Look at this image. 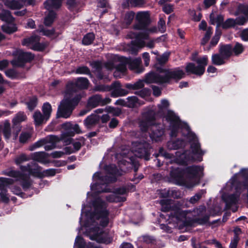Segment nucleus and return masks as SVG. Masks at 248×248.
Instances as JSON below:
<instances>
[{"mask_svg": "<svg viewBox=\"0 0 248 248\" xmlns=\"http://www.w3.org/2000/svg\"><path fill=\"white\" fill-rule=\"evenodd\" d=\"M93 211L90 215V217L85 224L87 235L92 240H95L99 243H105L103 238L105 234L102 230L98 226V224L105 227L109 222V212L107 209V205L105 202L100 198L96 199L93 203Z\"/></svg>", "mask_w": 248, "mask_h": 248, "instance_id": "1", "label": "nucleus"}, {"mask_svg": "<svg viewBox=\"0 0 248 248\" xmlns=\"http://www.w3.org/2000/svg\"><path fill=\"white\" fill-rule=\"evenodd\" d=\"M89 84V80L85 78H79L75 82L71 81L67 83L64 98L58 108L57 117L67 118L71 115L74 107L81 98L78 91L87 89Z\"/></svg>", "mask_w": 248, "mask_h": 248, "instance_id": "2", "label": "nucleus"}, {"mask_svg": "<svg viewBox=\"0 0 248 248\" xmlns=\"http://www.w3.org/2000/svg\"><path fill=\"white\" fill-rule=\"evenodd\" d=\"M163 211H171L170 218L171 219H175L177 223L182 222L184 226L188 225L192 221L196 219L197 216H199L201 211H204L205 208L196 209L193 211H183L177 205H172L171 201L168 200H162L160 201Z\"/></svg>", "mask_w": 248, "mask_h": 248, "instance_id": "3", "label": "nucleus"}, {"mask_svg": "<svg viewBox=\"0 0 248 248\" xmlns=\"http://www.w3.org/2000/svg\"><path fill=\"white\" fill-rule=\"evenodd\" d=\"M185 129L186 131V136L189 141L193 142L191 145V148L192 152V155H189L188 152H185L180 153L179 152H176L175 161L178 164H186L191 160L202 161V156L203 154L200 148V145L198 142L197 138L195 134L192 132L189 127L186 125Z\"/></svg>", "mask_w": 248, "mask_h": 248, "instance_id": "4", "label": "nucleus"}, {"mask_svg": "<svg viewBox=\"0 0 248 248\" xmlns=\"http://www.w3.org/2000/svg\"><path fill=\"white\" fill-rule=\"evenodd\" d=\"M155 31V28H148L145 29L139 33L129 32L127 36L130 38H135L131 43L129 49L130 53L132 54H137L139 49L145 46L150 48L154 47L156 40L150 38L149 34Z\"/></svg>", "mask_w": 248, "mask_h": 248, "instance_id": "5", "label": "nucleus"}, {"mask_svg": "<svg viewBox=\"0 0 248 248\" xmlns=\"http://www.w3.org/2000/svg\"><path fill=\"white\" fill-rule=\"evenodd\" d=\"M202 169L200 166H193L187 168L184 171H180L179 170L172 171L170 175L181 184L190 188L197 184L198 175L202 172Z\"/></svg>", "mask_w": 248, "mask_h": 248, "instance_id": "6", "label": "nucleus"}, {"mask_svg": "<svg viewBox=\"0 0 248 248\" xmlns=\"http://www.w3.org/2000/svg\"><path fill=\"white\" fill-rule=\"evenodd\" d=\"M185 76V73L179 68L174 69H161L158 74L150 73L146 76L145 81L148 83H168L171 79L180 80Z\"/></svg>", "mask_w": 248, "mask_h": 248, "instance_id": "7", "label": "nucleus"}, {"mask_svg": "<svg viewBox=\"0 0 248 248\" xmlns=\"http://www.w3.org/2000/svg\"><path fill=\"white\" fill-rule=\"evenodd\" d=\"M154 121L155 112L150 110L142 114L139 125L142 131H147L151 126L152 132L150 133V138L153 140L157 141L160 140L163 135L164 130L162 124H155Z\"/></svg>", "mask_w": 248, "mask_h": 248, "instance_id": "8", "label": "nucleus"}, {"mask_svg": "<svg viewBox=\"0 0 248 248\" xmlns=\"http://www.w3.org/2000/svg\"><path fill=\"white\" fill-rule=\"evenodd\" d=\"M196 62L198 64V66H196L192 63H188L186 68V71L196 75L201 76L205 71V67L208 63V58L206 56H204L197 59Z\"/></svg>", "mask_w": 248, "mask_h": 248, "instance_id": "9", "label": "nucleus"}, {"mask_svg": "<svg viewBox=\"0 0 248 248\" xmlns=\"http://www.w3.org/2000/svg\"><path fill=\"white\" fill-rule=\"evenodd\" d=\"M62 128L65 130V132L62 133L60 138L62 139V140L64 141L66 144H70L72 141L71 138L67 140L65 139L66 136L72 137L75 134H78L81 132L78 124H73L69 122L63 124H62Z\"/></svg>", "mask_w": 248, "mask_h": 248, "instance_id": "10", "label": "nucleus"}, {"mask_svg": "<svg viewBox=\"0 0 248 248\" xmlns=\"http://www.w3.org/2000/svg\"><path fill=\"white\" fill-rule=\"evenodd\" d=\"M40 38L37 35H32L30 37L24 39L22 41V45L26 46L30 48L37 50L42 51L47 46L46 43H40Z\"/></svg>", "mask_w": 248, "mask_h": 248, "instance_id": "11", "label": "nucleus"}, {"mask_svg": "<svg viewBox=\"0 0 248 248\" xmlns=\"http://www.w3.org/2000/svg\"><path fill=\"white\" fill-rule=\"evenodd\" d=\"M27 116L24 112H19L13 118L12 122L13 124V128L14 129L13 132V139L16 140L17 139L19 132L21 130L22 127L18 124L26 121Z\"/></svg>", "mask_w": 248, "mask_h": 248, "instance_id": "12", "label": "nucleus"}, {"mask_svg": "<svg viewBox=\"0 0 248 248\" xmlns=\"http://www.w3.org/2000/svg\"><path fill=\"white\" fill-rule=\"evenodd\" d=\"M138 23L134 26V29L144 30L150 21V14L147 11L140 12L137 14L136 17Z\"/></svg>", "mask_w": 248, "mask_h": 248, "instance_id": "13", "label": "nucleus"}, {"mask_svg": "<svg viewBox=\"0 0 248 248\" xmlns=\"http://www.w3.org/2000/svg\"><path fill=\"white\" fill-rule=\"evenodd\" d=\"M3 173L5 175L15 178V180L16 181H21L22 185L24 189L29 188L31 185V182L29 180V178L22 175L19 171L11 170L9 171L3 172Z\"/></svg>", "mask_w": 248, "mask_h": 248, "instance_id": "14", "label": "nucleus"}, {"mask_svg": "<svg viewBox=\"0 0 248 248\" xmlns=\"http://www.w3.org/2000/svg\"><path fill=\"white\" fill-rule=\"evenodd\" d=\"M111 100L109 98L102 99L101 96L96 94L90 97L88 100L87 108L91 109L98 105H105L110 103Z\"/></svg>", "mask_w": 248, "mask_h": 248, "instance_id": "15", "label": "nucleus"}, {"mask_svg": "<svg viewBox=\"0 0 248 248\" xmlns=\"http://www.w3.org/2000/svg\"><path fill=\"white\" fill-rule=\"evenodd\" d=\"M20 169L24 172H27L30 174L37 176H41V168L37 163L31 162L26 166H21Z\"/></svg>", "mask_w": 248, "mask_h": 248, "instance_id": "16", "label": "nucleus"}, {"mask_svg": "<svg viewBox=\"0 0 248 248\" xmlns=\"http://www.w3.org/2000/svg\"><path fill=\"white\" fill-rule=\"evenodd\" d=\"M33 58V56L31 53L20 51L17 58L12 61V63L16 66H22L26 62L31 61Z\"/></svg>", "mask_w": 248, "mask_h": 248, "instance_id": "17", "label": "nucleus"}, {"mask_svg": "<svg viewBox=\"0 0 248 248\" xmlns=\"http://www.w3.org/2000/svg\"><path fill=\"white\" fill-rule=\"evenodd\" d=\"M167 119L170 121L171 124L172 125L170 134L171 136L176 137L177 135L176 131L180 125V122L179 118L176 116L173 112L169 111L167 116Z\"/></svg>", "mask_w": 248, "mask_h": 248, "instance_id": "18", "label": "nucleus"}, {"mask_svg": "<svg viewBox=\"0 0 248 248\" xmlns=\"http://www.w3.org/2000/svg\"><path fill=\"white\" fill-rule=\"evenodd\" d=\"M125 188H120L116 190V192L110 194L107 197V200L110 202H121L125 200V198L122 196L126 193Z\"/></svg>", "mask_w": 248, "mask_h": 248, "instance_id": "19", "label": "nucleus"}, {"mask_svg": "<svg viewBox=\"0 0 248 248\" xmlns=\"http://www.w3.org/2000/svg\"><path fill=\"white\" fill-rule=\"evenodd\" d=\"M116 61L115 60L112 62H108L105 63V67L108 70H112L114 68H116V71L114 72V75L115 77H117V73L118 72H121L122 73H124L126 70V66L124 63H121L119 64H116Z\"/></svg>", "mask_w": 248, "mask_h": 248, "instance_id": "20", "label": "nucleus"}, {"mask_svg": "<svg viewBox=\"0 0 248 248\" xmlns=\"http://www.w3.org/2000/svg\"><path fill=\"white\" fill-rule=\"evenodd\" d=\"M31 158L43 164H46L49 163V161L48 159V154L43 152H36L32 154Z\"/></svg>", "mask_w": 248, "mask_h": 248, "instance_id": "21", "label": "nucleus"}, {"mask_svg": "<svg viewBox=\"0 0 248 248\" xmlns=\"http://www.w3.org/2000/svg\"><path fill=\"white\" fill-rule=\"evenodd\" d=\"M99 119V116L94 113L92 114L84 121V124L87 128L90 129L97 124Z\"/></svg>", "mask_w": 248, "mask_h": 248, "instance_id": "22", "label": "nucleus"}, {"mask_svg": "<svg viewBox=\"0 0 248 248\" xmlns=\"http://www.w3.org/2000/svg\"><path fill=\"white\" fill-rule=\"evenodd\" d=\"M127 94V92L124 89L121 88L119 82H115L112 85V90L111 92V96L113 97H118L123 96Z\"/></svg>", "mask_w": 248, "mask_h": 248, "instance_id": "23", "label": "nucleus"}, {"mask_svg": "<svg viewBox=\"0 0 248 248\" xmlns=\"http://www.w3.org/2000/svg\"><path fill=\"white\" fill-rule=\"evenodd\" d=\"M62 0H47L44 3L45 8L48 11H54L60 7Z\"/></svg>", "mask_w": 248, "mask_h": 248, "instance_id": "24", "label": "nucleus"}, {"mask_svg": "<svg viewBox=\"0 0 248 248\" xmlns=\"http://www.w3.org/2000/svg\"><path fill=\"white\" fill-rule=\"evenodd\" d=\"M141 60L140 58H137L130 60L129 62V68L137 73H140L143 71V68L140 67Z\"/></svg>", "mask_w": 248, "mask_h": 248, "instance_id": "25", "label": "nucleus"}, {"mask_svg": "<svg viewBox=\"0 0 248 248\" xmlns=\"http://www.w3.org/2000/svg\"><path fill=\"white\" fill-rule=\"evenodd\" d=\"M57 138L54 135H50L46 137V138L40 140L35 142L32 146L30 147V150L32 151L36 148L40 147L43 145L46 144L47 142V140H51L54 141L57 140Z\"/></svg>", "mask_w": 248, "mask_h": 248, "instance_id": "26", "label": "nucleus"}, {"mask_svg": "<svg viewBox=\"0 0 248 248\" xmlns=\"http://www.w3.org/2000/svg\"><path fill=\"white\" fill-rule=\"evenodd\" d=\"M4 4L7 7L13 10L20 9L23 6L22 2L15 0H6Z\"/></svg>", "mask_w": 248, "mask_h": 248, "instance_id": "27", "label": "nucleus"}, {"mask_svg": "<svg viewBox=\"0 0 248 248\" xmlns=\"http://www.w3.org/2000/svg\"><path fill=\"white\" fill-rule=\"evenodd\" d=\"M219 53L225 59L229 58L232 54V47L231 45L222 46L219 49Z\"/></svg>", "mask_w": 248, "mask_h": 248, "instance_id": "28", "label": "nucleus"}, {"mask_svg": "<svg viewBox=\"0 0 248 248\" xmlns=\"http://www.w3.org/2000/svg\"><path fill=\"white\" fill-rule=\"evenodd\" d=\"M185 145V142L182 140H177L175 141H170L168 142L167 146L170 150H176L182 147Z\"/></svg>", "mask_w": 248, "mask_h": 248, "instance_id": "29", "label": "nucleus"}, {"mask_svg": "<svg viewBox=\"0 0 248 248\" xmlns=\"http://www.w3.org/2000/svg\"><path fill=\"white\" fill-rule=\"evenodd\" d=\"M84 141L85 139L83 137H81L78 139L74 140L72 142L73 149H72L71 151H70L68 153L70 154L79 150L82 145L84 144Z\"/></svg>", "mask_w": 248, "mask_h": 248, "instance_id": "30", "label": "nucleus"}, {"mask_svg": "<svg viewBox=\"0 0 248 248\" xmlns=\"http://www.w3.org/2000/svg\"><path fill=\"white\" fill-rule=\"evenodd\" d=\"M210 23L212 24H217V26L222 27V23H223L224 18L222 15H218L216 17H215L214 15L212 13L210 15Z\"/></svg>", "mask_w": 248, "mask_h": 248, "instance_id": "31", "label": "nucleus"}, {"mask_svg": "<svg viewBox=\"0 0 248 248\" xmlns=\"http://www.w3.org/2000/svg\"><path fill=\"white\" fill-rule=\"evenodd\" d=\"M2 31L7 33H12L17 31V28L16 24L12 23H6L1 27Z\"/></svg>", "mask_w": 248, "mask_h": 248, "instance_id": "32", "label": "nucleus"}, {"mask_svg": "<svg viewBox=\"0 0 248 248\" xmlns=\"http://www.w3.org/2000/svg\"><path fill=\"white\" fill-rule=\"evenodd\" d=\"M0 19L6 22H11L14 18L9 11L3 10L0 13Z\"/></svg>", "mask_w": 248, "mask_h": 248, "instance_id": "33", "label": "nucleus"}, {"mask_svg": "<svg viewBox=\"0 0 248 248\" xmlns=\"http://www.w3.org/2000/svg\"><path fill=\"white\" fill-rule=\"evenodd\" d=\"M33 119L35 124L38 125L47 120H46L45 116L43 115L40 111H35L34 112Z\"/></svg>", "mask_w": 248, "mask_h": 248, "instance_id": "34", "label": "nucleus"}, {"mask_svg": "<svg viewBox=\"0 0 248 248\" xmlns=\"http://www.w3.org/2000/svg\"><path fill=\"white\" fill-rule=\"evenodd\" d=\"M225 60L220 53L214 54L212 56V62L215 65H220L225 63Z\"/></svg>", "mask_w": 248, "mask_h": 248, "instance_id": "35", "label": "nucleus"}, {"mask_svg": "<svg viewBox=\"0 0 248 248\" xmlns=\"http://www.w3.org/2000/svg\"><path fill=\"white\" fill-rule=\"evenodd\" d=\"M31 158V156L30 157L25 154L22 153L15 157V161L16 164L20 165L25 162L29 161Z\"/></svg>", "mask_w": 248, "mask_h": 248, "instance_id": "36", "label": "nucleus"}, {"mask_svg": "<svg viewBox=\"0 0 248 248\" xmlns=\"http://www.w3.org/2000/svg\"><path fill=\"white\" fill-rule=\"evenodd\" d=\"M56 14L54 11H49L45 18L44 23L46 26H50L54 21Z\"/></svg>", "mask_w": 248, "mask_h": 248, "instance_id": "37", "label": "nucleus"}, {"mask_svg": "<svg viewBox=\"0 0 248 248\" xmlns=\"http://www.w3.org/2000/svg\"><path fill=\"white\" fill-rule=\"evenodd\" d=\"M55 137L57 139L56 141L47 140L46 143L45 144V149L46 150L48 151L54 149L56 143L62 140V139L60 137L56 136H55Z\"/></svg>", "mask_w": 248, "mask_h": 248, "instance_id": "38", "label": "nucleus"}, {"mask_svg": "<svg viewBox=\"0 0 248 248\" xmlns=\"http://www.w3.org/2000/svg\"><path fill=\"white\" fill-rule=\"evenodd\" d=\"M42 110L46 120H48L50 116L52 108L50 104L48 103H45L42 107Z\"/></svg>", "mask_w": 248, "mask_h": 248, "instance_id": "39", "label": "nucleus"}, {"mask_svg": "<svg viewBox=\"0 0 248 248\" xmlns=\"http://www.w3.org/2000/svg\"><path fill=\"white\" fill-rule=\"evenodd\" d=\"M2 130L5 138L8 140L11 135L10 124L9 122H5Z\"/></svg>", "mask_w": 248, "mask_h": 248, "instance_id": "40", "label": "nucleus"}, {"mask_svg": "<svg viewBox=\"0 0 248 248\" xmlns=\"http://www.w3.org/2000/svg\"><path fill=\"white\" fill-rule=\"evenodd\" d=\"M94 38L95 36L93 33H88L83 37L82 44L84 45H89L93 43Z\"/></svg>", "mask_w": 248, "mask_h": 248, "instance_id": "41", "label": "nucleus"}, {"mask_svg": "<svg viewBox=\"0 0 248 248\" xmlns=\"http://www.w3.org/2000/svg\"><path fill=\"white\" fill-rule=\"evenodd\" d=\"M31 133L30 131L22 132L19 138V141L21 143H26L31 136Z\"/></svg>", "mask_w": 248, "mask_h": 248, "instance_id": "42", "label": "nucleus"}, {"mask_svg": "<svg viewBox=\"0 0 248 248\" xmlns=\"http://www.w3.org/2000/svg\"><path fill=\"white\" fill-rule=\"evenodd\" d=\"M136 144V143H134L133 146H137ZM137 146H139V147H138L137 149H133V151L135 152V155L136 156L141 157L145 153V149L144 148H143V145H141L140 144L139 145H137Z\"/></svg>", "mask_w": 248, "mask_h": 248, "instance_id": "43", "label": "nucleus"}, {"mask_svg": "<svg viewBox=\"0 0 248 248\" xmlns=\"http://www.w3.org/2000/svg\"><path fill=\"white\" fill-rule=\"evenodd\" d=\"M134 13L130 12L125 15L124 23L126 25H129L132 22L134 17Z\"/></svg>", "mask_w": 248, "mask_h": 248, "instance_id": "44", "label": "nucleus"}, {"mask_svg": "<svg viewBox=\"0 0 248 248\" xmlns=\"http://www.w3.org/2000/svg\"><path fill=\"white\" fill-rule=\"evenodd\" d=\"M105 111L108 113H111L113 116H119L122 113L121 110L119 108L110 107H107Z\"/></svg>", "mask_w": 248, "mask_h": 248, "instance_id": "45", "label": "nucleus"}, {"mask_svg": "<svg viewBox=\"0 0 248 248\" xmlns=\"http://www.w3.org/2000/svg\"><path fill=\"white\" fill-rule=\"evenodd\" d=\"M236 25L235 19L229 18L222 23V28L228 29L234 27Z\"/></svg>", "mask_w": 248, "mask_h": 248, "instance_id": "46", "label": "nucleus"}, {"mask_svg": "<svg viewBox=\"0 0 248 248\" xmlns=\"http://www.w3.org/2000/svg\"><path fill=\"white\" fill-rule=\"evenodd\" d=\"M75 245L77 246L78 248H87L84 240L79 236H78L76 238Z\"/></svg>", "mask_w": 248, "mask_h": 248, "instance_id": "47", "label": "nucleus"}, {"mask_svg": "<svg viewBox=\"0 0 248 248\" xmlns=\"http://www.w3.org/2000/svg\"><path fill=\"white\" fill-rule=\"evenodd\" d=\"M169 55V53H164L162 55L156 57V60L160 64L165 63L168 61Z\"/></svg>", "mask_w": 248, "mask_h": 248, "instance_id": "48", "label": "nucleus"}, {"mask_svg": "<svg viewBox=\"0 0 248 248\" xmlns=\"http://www.w3.org/2000/svg\"><path fill=\"white\" fill-rule=\"evenodd\" d=\"M244 49L243 46L239 43H236L234 47H233V51L236 55H239L241 53Z\"/></svg>", "mask_w": 248, "mask_h": 248, "instance_id": "49", "label": "nucleus"}, {"mask_svg": "<svg viewBox=\"0 0 248 248\" xmlns=\"http://www.w3.org/2000/svg\"><path fill=\"white\" fill-rule=\"evenodd\" d=\"M0 182L3 186H7L13 184L14 180L11 178L0 177Z\"/></svg>", "mask_w": 248, "mask_h": 248, "instance_id": "50", "label": "nucleus"}, {"mask_svg": "<svg viewBox=\"0 0 248 248\" xmlns=\"http://www.w3.org/2000/svg\"><path fill=\"white\" fill-rule=\"evenodd\" d=\"M212 34V29L209 28L206 32L204 37L203 38L202 41V44L205 45L209 40L211 34Z\"/></svg>", "mask_w": 248, "mask_h": 248, "instance_id": "51", "label": "nucleus"}, {"mask_svg": "<svg viewBox=\"0 0 248 248\" xmlns=\"http://www.w3.org/2000/svg\"><path fill=\"white\" fill-rule=\"evenodd\" d=\"M0 196L1 200L3 202L7 203L9 201V198L7 194V190L6 189H2L1 190Z\"/></svg>", "mask_w": 248, "mask_h": 248, "instance_id": "52", "label": "nucleus"}, {"mask_svg": "<svg viewBox=\"0 0 248 248\" xmlns=\"http://www.w3.org/2000/svg\"><path fill=\"white\" fill-rule=\"evenodd\" d=\"M56 174V170L54 169H49L41 172V176H52Z\"/></svg>", "mask_w": 248, "mask_h": 248, "instance_id": "53", "label": "nucleus"}, {"mask_svg": "<svg viewBox=\"0 0 248 248\" xmlns=\"http://www.w3.org/2000/svg\"><path fill=\"white\" fill-rule=\"evenodd\" d=\"M76 73L78 74H89L90 70L86 66L79 67L76 69Z\"/></svg>", "mask_w": 248, "mask_h": 248, "instance_id": "54", "label": "nucleus"}, {"mask_svg": "<svg viewBox=\"0 0 248 248\" xmlns=\"http://www.w3.org/2000/svg\"><path fill=\"white\" fill-rule=\"evenodd\" d=\"M37 104V98L33 97L29 102L27 103L28 108L30 110L33 109Z\"/></svg>", "mask_w": 248, "mask_h": 248, "instance_id": "55", "label": "nucleus"}, {"mask_svg": "<svg viewBox=\"0 0 248 248\" xmlns=\"http://www.w3.org/2000/svg\"><path fill=\"white\" fill-rule=\"evenodd\" d=\"M158 27L161 32H164L166 30L165 21L162 18H160L158 22Z\"/></svg>", "mask_w": 248, "mask_h": 248, "instance_id": "56", "label": "nucleus"}, {"mask_svg": "<svg viewBox=\"0 0 248 248\" xmlns=\"http://www.w3.org/2000/svg\"><path fill=\"white\" fill-rule=\"evenodd\" d=\"M129 4L134 7L140 6L144 3V0H129Z\"/></svg>", "mask_w": 248, "mask_h": 248, "instance_id": "57", "label": "nucleus"}, {"mask_svg": "<svg viewBox=\"0 0 248 248\" xmlns=\"http://www.w3.org/2000/svg\"><path fill=\"white\" fill-rule=\"evenodd\" d=\"M40 32H42L43 35L49 37H53L54 35V29H51L49 30L42 29L40 30Z\"/></svg>", "mask_w": 248, "mask_h": 248, "instance_id": "58", "label": "nucleus"}, {"mask_svg": "<svg viewBox=\"0 0 248 248\" xmlns=\"http://www.w3.org/2000/svg\"><path fill=\"white\" fill-rule=\"evenodd\" d=\"M90 65L94 70L99 71L102 68L101 63L98 61L92 62L90 63Z\"/></svg>", "mask_w": 248, "mask_h": 248, "instance_id": "59", "label": "nucleus"}, {"mask_svg": "<svg viewBox=\"0 0 248 248\" xmlns=\"http://www.w3.org/2000/svg\"><path fill=\"white\" fill-rule=\"evenodd\" d=\"M173 5L170 4L166 3V4L164 5L163 7V11L168 14L170 13L173 11Z\"/></svg>", "mask_w": 248, "mask_h": 248, "instance_id": "60", "label": "nucleus"}, {"mask_svg": "<svg viewBox=\"0 0 248 248\" xmlns=\"http://www.w3.org/2000/svg\"><path fill=\"white\" fill-rule=\"evenodd\" d=\"M242 40L244 41H248V29L243 30L240 35Z\"/></svg>", "mask_w": 248, "mask_h": 248, "instance_id": "61", "label": "nucleus"}, {"mask_svg": "<svg viewBox=\"0 0 248 248\" xmlns=\"http://www.w3.org/2000/svg\"><path fill=\"white\" fill-rule=\"evenodd\" d=\"M6 75L11 78H15L16 77V73L13 69H9L5 71Z\"/></svg>", "mask_w": 248, "mask_h": 248, "instance_id": "62", "label": "nucleus"}, {"mask_svg": "<svg viewBox=\"0 0 248 248\" xmlns=\"http://www.w3.org/2000/svg\"><path fill=\"white\" fill-rule=\"evenodd\" d=\"M236 21V25H244L247 21V19L246 18V17L242 16V17H238L235 19Z\"/></svg>", "mask_w": 248, "mask_h": 248, "instance_id": "63", "label": "nucleus"}, {"mask_svg": "<svg viewBox=\"0 0 248 248\" xmlns=\"http://www.w3.org/2000/svg\"><path fill=\"white\" fill-rule=\"evenodd\" d=\"M239 238H237V236L233 237V239L232 240V241L230 245V248H237V246L238 242L239 241Z\"/></svg>", "mask_w": 248, "mask_h": 248, "instance_id": "64", "label": "nucleus"}]
</instances>
